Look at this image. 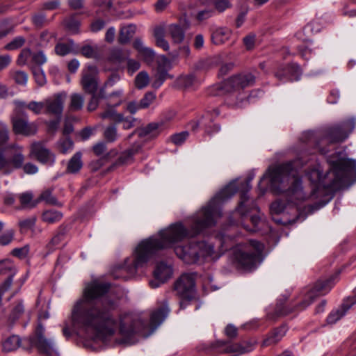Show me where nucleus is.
I'll return each instance as SVG.
<instances>
[{
	"label": "nucleus",
	"mask_w": 356,
	"mask_h": 356,
	"mask_svg": "<svg viewBox=\"0 0 356 356\" xmlns=\"http://www.w3.org/2000/svg\"><path fill=\"white\" fill-rule=\"evenodd\" d=\"M239 189L236 181H233L222 189L209 203L202 207L191 218L190 229L182 222L171 224L158 232L157 235L142 241L136 247L132 254L127 257L122 266L116 268L115 278L127 280L135 275L138 268L143 267L148 260L158 251L174 248L176 255L184 263L193 264L213 258V245L202 241L189 243L185 245L175 246L185 238L194 237L204 229L216 223V218L220 216L219 205L232 197Z\"/></svg>",
	"instance_id": "f257e3e1"
},
{
	"label": "nucleus",
	"mask_w": 356,
	"mask_h": 356,
	"mask_svg": "<svg viewBox=\"0 0 356 356\" xmlns=\"http://www.w3.org/2000/svg\"><path fill=\"white\" fill-rule=\"evenodd\" d=\"M330 171L323 176L319 165L307 171V176L314 184L311 194L307 195L302 187L298 168L303 165L300 159L270 168L261 181L269 178L270 186L277 193H283L289 204L298 206L303 202L318 197L321 190L334 191L343 188L356 177V162L348 159L343 152H337L327 158Z\"/></svg>",
	"instance_id": "f03ea898"
},
{
	"label": "nucleus",
	"mask_w": 356,
	"mask_h": 356,
	"mask_svg": "<svg viewBox=\"0 0 356 356\" xmlns=\"http://www.w3.org/2000/svg\"><path fill=\"white\" fill-rule=\"evenodd\" d=\"M110 286L97 280L88 284L72 310L73 325L90 334L92 340L112 335L117 328L113 312L118 307V301L105 296Z\"/></svg>",
	"instance_id": "7ed1b4c3"
},
{
	"label": "nucleus",
	"mask_w": 356,
	"mask_h": 356,
	"mask_svg": "<svg viewBox=\"0 0 356 356\" xmlns=\"http://www.w3.org/2000/svg\"><path fill=\"white\" fill-rule=\"evenodd\" d=\"M254 81L252 74H238L225 80L217 88L221 91L220 94L227 95L225 103L229 107L241 108L248 99L241 90L253 85Z\"/></svg>",
	"instance_id": "20e7f679"
},
{
	"label": "nucleus",
	"mask_w": 356,
	"mask_h": 356,
	"mask_svg": "<svg viewBox=\"0 0 356 356\" xmlns=\"http://www.w3.org/2000/svg\"><path fill=\"white\" fill-rule=\"evenodd\" d=\"M263 248L261 243L253 240L248 243L238 245L233 250L234 258L239 267L250 270L259 261Z\"/></svg>",
	"instance_id": "39448f33"
},
{
	"label": "nucleus",
	"mask_w": 356,
	"mask_h": 356,
	"mask_svg": "<svg viewBox=\"0 0 356 356\" xmlns=\"http://www.w3.org/2000/svg\"><path fill=\"white\" fill-rule=\"evenodd\" d=\"M354 119H348L341 124L328 128L316 142V148L321 154H326L328 149L325 147L327 144L343 142L355 129Z\"/></svg>",
	"instance_id": "423d86ee"
},
{
	"label": "nucleus",
	"mask_w": 356,
	"mask_h": 356,
	"mask_svg": "<svg viewBox=\"0 0 356 356\" xmlns=\"http://www.w3.org/2000/svg\"><path fill=\"white\" fill-rule=\"evenodd\" d=\"M44 326L39 323L34 336L30 337L31 345L37 348L39 353L43 356H58L54 343L44 337Z\"/></svg>",
	"instance_id": "0eeeda50"
},
{
	"label": "nucleus",
	"mask_w": 356,
	"mask_h": 356,
	"mask_svg": "<svg viewBox=\"0 0 356 356\" xmlns=\"http://www.w3.org/2000/svg\"><path fill=\"white\" fill-rule=\"evenodd\" d=\"M145 323L140 321L139 316L134 314H124L120 318V332L126 340L131 336L142 332Z\"/></svg>",
	"instance_id": "6e6552de"
},
{
	"label": "nucleus",
	"mask_w": 356,
	"mask_h": 356,
	"mask_svg": "<svg viewBox=\"0 0 356 356\" xmlns=\"http://www.w3.org/2000/svg\"><path fill=\"white\" fill-rule=\"evenodd\" d=\"M332 286V279L317 282L312 288L306 291L302 297V300L297 305L296 309H305L313 302L315 298L328 293Z\"/></svg>",
	"instance_id": "1a4fd4ad"
},
{
	"label": "nucleus",
	"mask_w": 356,
	"mask_h": 356,
	"mask_svg": "<svg viewBox=\"0 0 356 356\" xmlns=\"http://www.w3.org/2000/svg\"><path fill=\"white\" fill-rule=\"evenodd\" d=\"M196 273H183L175 282L174 289L177 296L186 300H191L195 292Z\"/></svg>",
	"instance_id": "9d476101"
},
{
	"label": "nucleus",
	"mask_w": 356,
	"mask_h": 356,
	"mask_svg": "<svg viewBox=\"0 0 356 356\" xmlns=\"http://www.w3.org/2000/svg\"><path fill=\"white\" fill-rule=\"evenodd\" d=\"M13 131L15 134L30 136L37 132V126L34 122H29L27 115L23 112L17 111L11 119Z\"/></svg>",
	"instance_id": "9b49d317"
},
{
	"label": "nucleus",
	"mask_w": 356,
	"mask_h": 356,
	"mask_svg": "<svg viewBox=\"0 0 356 356\" xmlns=\"http://www.w3.org/2000/svg\"><path fill=\"white\" fill-rule=\"evenodd\" d=\"M66 97L67 93L61 92L46 99L44 101V113L60 118L63 111V105Z\"/></svg>",
	"instance_id": "f8f14e48"
},
{
	"label": "nucleus",
	"mask_w": 356,
	"mask_h": 356,
	"mask_svg": "<svg viewBox=\"0 0 356 356\" xmlns=\"http://www.w3.org/2000/svg\"><path fill=\"white\" fill-rule=\"evenodd\" d=\"M97 69L94 65H88L82 72L81 84L84 91L89 94L95 93L97 89Z\"/></svg>",
	"instance_id": "ddd939ff"
},
{
	"label": "nucleus",
	"mask_w": 356,
	"mask_h": 356,
	"mask_svg": "<svg viewBox=\"0 0 356 356\" xmlns=\"http://www.w3.org/2000/svg\"><path fill=\"white\" fill-rule=\"evenodd\" d=\"M31 156L42 164L52 165L55 162V155L40 143L31 145Z\"/></svg>",
	"instance_id": "4468645a"
},
{
	"label": "nucleus",
	"mask_w": 356,
	"mask_h": 356,
	"mask_svg": "<svg viewBox=\"0 0 356 356\" xmlns=\"http://www.w3.org/2000/svg\"><path fill=\"white\" fill-rule=\"evenodd\" d=\"M224 346H226V348L222 351L223 353H238L239 354H243L252 351L254 349V343L248 341L242 343L227 344V342L225 341H217L213 345V348H218Z\"/></svg>",
	"instance_id": "2eb2a0df"
},
{
	"label": "nucleus",
	"mask_w": 356,
	"mask_h": 356,
	"mask_svg": "<svg viewBox=\"0 0 356 356\" xmlns=\"http://www.w3.org/2000/svg\"><path fill=\"white\" fill-rule=\"evenodd\" d=\"M133 46L138 51V56L141 58L145 63L147 65H151L154 62L156 56L154 51L152 48L146 47L140 39H135Z\"/></svg>",
	"instance_id": "dca6fc26"
},
{
	"label": "nucleus",
	"mask_w": 356,
	"mask_h": 356,
	"mask_svg": "<svg viewBox=\"0 0 356 356\" xmlns=\"http://www.w3.org/2000/svg\"><path fill=\"white\" fill-rule=\"evenodd\" d=\"M170 309L167 304L153 311L150 316V325L153 329L159 326L168 315Z\"/></svg>",
	"instance_id": "f3484780"
},
{
	"label": "nucleus",
	"mask_w": 356,
	"mask_h": 356,
	"mask_svg": "<svg viewBox=\"0 0 356 356\" xmlns=\"http://www.w3.org/2000/svg\"><path fill=\"white\" fill-rule=\"evenodd\" d=\"M286 332V328L284 325L275 329L263 341V346H269L276 344L279 342Z\"/></svg>",
	"instance_id": "a211bd4d"
},
{
	"label": "nucleus",
	"mask_w": 356,
	"mask_h": 356,
	"mask_svg": "<svg viewBox=\"0 0 356 356\" xmlns=\"http://www.w3.org/2000/svg\"><path fill=\"white\" fill-rule=\"evenodd\" d=\"M141 149L140 144H134L130 148L121 153L117 163L120 165H127L133 162L134 156Z\"/></svg>",
	"instance_id": "6ab92c4d"
},
{
	"label": "nucleus",
	"mask_w": 356,
	"mask_h": 356,
	"mask_svg": "<svg viewBox=\"0 0 356 356\" xmlns=\"http://www.w3.org/2000/svg\"><path fill=\"white\" fill-rule=\"evenodd\" d=\"M167 32L175 43H181L184 40L185 30L180 24H170L167 28Z\"/></svg>",
	"instance_id": "aec40b11"
},
{
	"label": "nucleus",
	"mask_w": 356,
	"mask_h": 356,
	"mask_svg": "<svg viewBox=\"0 0 356 356\" xmlns=\"http://www.w3.org/2000/svg\"><path fill=\"white\" fill-rule=\"evenodd\" d=\"M172 273L170 266L165 263L159 264L154 271V278L159 280L161 282H165L168 280Z\"/></svg>",
	"instance_id": "412c9836"
},
{
	"label": "nucleus",
	"mask_w": 356,
	"mask_h": 356,
	"mask_svg": "<svg viewBox=\"0 0 356 356\" xmlns=\"http://www.w3.org/2000/svg\"><path fill=\"white\" fill-rule=\"evenodd\" d=\"M21 343V339L17 335H11L7 338L2 339L1 345L2 351L8 353L17 350Z\"/></svg>",
	"instance_id": "4be33fe9"
},
{
	"label": "nucleus",
	"mask_w": 356,
	"mask_h": 356,
	"mask_svg": "<svg viewBox=\"0 0 356 356\" xmlns=\"http://www.w3.org/2000/svg\"><path fill=\"white\" fill-rule=\"evenodd\" d=\"M232 35L230 29L227 28H218L211 35V40L215 44H222L227 41Z\"/></svg>",
	"instance_id": "5701e85b"
},
{
	"label": "nucleus",
	"mask_w": 356,
	"mask_h": 356,
	"mask_svg": "<svg viewBox=\"0 0 356 356\" xmlns=\"http://www.w3.org/2000/svg\"><path fill=\"white\" fill-rule=\"evenodd\" d=\"M82 154L80 152L75 153L73 156L69 160L66 172L70 174L77 173L83 166L81 160Z\"/></svg>",
	"instance_id": "b1692460"
},
{
	"label": "nucleus",
	"mask_w": 356,
	"mask_h": 356,
	"mask_svg": "<svg viewBox=\"0 0 356 356\" xmlns=\"http://www.w3.org/2000/svg\"><path fill=\"white\" fill-rule=\"evenodd\" d=\"M294 309L285 306V303L280 302H277L275 312L273 313L268 312L266 318L270 321H275L277 318L287 315L292 312Z\"/></svg>",
	"instance_id": "393cba45"
},
{
	"label": "nucleus",
	"mask_w": 356,
	"mask_h": 356,
	"mask_svg": "<svg viewBox=\"0 0 356 356\" xmlns=\"http://www.w3.org/2000/svg\"><path fill=\"white\" fill-rule=\"evenodd\" d=\"M84 97L79 93H72L70 96L68 108L72 112L79 111L83 108Z\"/></svg>",
	"instance_id": "a878e982"
},
{
	"label": "nucleus",
	"mask_w": 356,
	"mask_h": 356,
	"mask_svg": "<svg viewBox=\"0 0 356 356\" xmlns=\"http://www.w3.org/2000/svg\"><path fill=\"white\" fill-rule=\"evenodd\" d=\"M113 106V104L109 106L105 111L100 114V117L103 119H109L113 121L115 124L121 123L124 120V115L118 113Z\"/></svg>",
	"instance_id": "bb28decb"
},
{
	"label": "nucleus",
	"mask_w": 356,
	"mask_h": 356,
	"mask_svg": "<svg viewBox=\"0 0 356 356\" xmlns=\"http://www.w3.org/2000/svg\"><path fill=\"white\" fill-rule=\"evenodd\" d=\"M136 32V26L130 24L121 28L118 42L120 44H127L130 39L134 36Z\"/></svg>",
	"instance_id": "cd10ccee"
},
{
	"label": "nucleus",
	"mask_w": 356,
	"mask_h": 356,
	"mask_svg": "<svg viewBox=\"0 0 356 356\" xmlns=\"http://www.w3.org/2000/svg\"><path fill=\"white\" fill-rule=\"evenodd\" d=\"M172 76L166 72V70H158L156 69L155 72L153 75V81L152 83V86L155 88L158 89L161 86L163 83V82L167 79H172Z\"/></svg>",
	"instance_id": "c85d7f7f"
},
{
	"label": "nucleus",
	"mask_w": 356,
	"mask_h": 356,
	"mask_svg": "<svg viewBox=\"0 0 356 356\" xmlns=\"http://www.w3.org/2000/svg\"><path fill=\"white\" fill-rule=\"evenodd\" d=\"M62 218L63 213L54 209L46 210L42 214V220L49 224L59 222Z\"/></svg>",
	"instance_id": "c756f323"
},
{
	"label": "nucleus",
	"mask_w": 356,
	"mask_h": 356,
	"mask_svg": "<svg viewBox=\"0 0 356 356\" xmlns=\"http://www.w3.org/2000/svg\"><path fill=\"white\" fill-rule=\"evenodd\" d=\"M19 201L22 207L24 209H32L34 208L38 203L39 200H33V195L30 193H22L19 196Z\"/></svg>",
	"instance_id": "7c9ffc66"
},
{
	"label": "nucleus",
	"mask_w": 356,
	"mask_h": 356,
	"mask_svg": "<svg viewBox=\"0 0 356 356\" xmlns=\"http://www.w3.org/2000/svg\"><path fill=\"white\" fill-rule=\"evenodd\" d=\"M161 124L159 123H150L147 124L146 127H143L140 130L138 131V135L140 136H145L150 135L152 136H155L159 134L158 130L162 129Z\"/></svg>",
	"instance_id": "2f4dec72"
},
{
	"label": "nucleus",
	"mask_w": 356,
	"mask_h": 356,
	"mask_svg": "<svg viewBox=\"0 0 356 356\" xmlns=\"http://www.w3.org/2000/svg\"><path fill=\"white\" fill-rule=\"evenodd\" d=\"M47 60V58L43 51H39L37 52H32L31 60L29 62V67H40L44 64Z\"/></svg>",
	"instance_id": "473e14b6"
},
{
	"label": "nucleus",
	"mask_w": 356,
	"mask_h": 356,
	"mask_svg": "<svg viewBox=\"0 0 356 356\" xmlns=\"http://www.w3.org/2000/svg\"><path fill=\"white\" fill-rule=\"evenodd\" d=\"M300 72V68L299 66L296 64H291L284 69H283V72L278 71L276 72L275 76L280 79L282 80L285 79L286 77H289L290 79H292L291 76L292 75V73H296L297 74H299Z\"/></svg>",
	"instance_id": "72a5a7b5"
},
{
	"label": "nucleus",
	"mask_w": 356,
	"mask_h": 356,
	"mask_svg": "<svg viewBox=\"0 0 356 356\" xmlns=\"http://www.w3.org/2000/svg\"><path fill=\"white\" fill-rule=\"evenodd\" d=\"M149 76L145 71L140 72L135 78V86L138 89H143L149 83Z\"/></svg>",
	"instance_id": "f704fd0d"
},
{
	"label": "nucleus",
	"mask_w": 356,
	"mask_h": 356,
	"mask_svg": "<svg viewBox=\"0 0 356 356\" xmlns=\"http://www.w3.org/2000/svg\"><path fill=\"white\" fill-rule=\"evenodd\" d=\"M106 140L108 143H113L118 138V128L115 124L107 126L103 133Z\"/></svg>",
	"instance_id": "c9c22d12"
},
{
	"label": "nucleus",
	"mask_w": 356,
	"mask_h": 356,
	"mask_svg": "<svg viewBox=\"0 0 356 356\" xmlns=\"http://www.w3.org/2000/svg\"><path fill=\"white\" fill-rule=\"evenodd\" d=\"M73 47L74 42L72 40H70L67 43H58L55 47V52L58 56H64L72 51Z\"/></svg>",
	"instance_id": "e433bc0d"
},
{
	"label": "nucleus",
	"mask_w": 356,
	"mask_h": 356,
	"mask_svg": "<svg viewBox=\"0 0 356 356\" xmlns=\"http://www.w3.org/2000/svg\"><path fill=\"white\" fill-rule=\"evenodd\" d=\"M38 200H39V202L40 201H44L47 204H49L56 205L58 207L62 206V204L59 203L57 199L54 195H52L51 191L49 189L43 191L38 198Z\"/></svg>",
	"instance_id": "4c0bfd02"
},
{
	"label": "nucleus",
	"mask_w": 356,
	"mask_h": 356,
	"mask_svg": "<svg viewBox=\"0 0 356 356\" xmlns=\"http://www.w3.org/2000/svg\"><path fill=\"white\" fill-rule=\"evenodd\" d=\"M64 24L67 30L72 33L79 32L80 22L74 15L70 16L64 20Z\"/></svg>",
	"instance_id": "58836bf2"
},
{
	"label": "nucleus",
	"mask_w": 356,
	"mask_h": 356,
	"mask_svg": "<svg viewBox=\"0 0 356 356\" xmlns=\"http://www.w3.org/2000/svg\"><path fill=\"white\" fill-rule=\"evenodd\" d=\"M196 81V78L193 74L181 76L177 79L179 86L184 88H190L193 87Z\"/></svg>",
	"instance_id": "ea45409f"
},
{
	"label": "nucleus",
	"mask_w": 356,
	"mask_h": 356,
	"mask_svg": "<svg viewBox=\"0 0 356 356\" xmlns=\"http://www.w3.org/2000/svg\"><path fill=\"white\" fill-rule=\"evenodd\" d=\"M31 70L37 84L40 86H44L47 82V79L42 68L40 67H32Z\"/></svg>",
	"instance_id": "a19ab883"
},
{
	"label": "nucleus",
	"mask_w": 356,
	"mask_h": 356,
	"mask_svg": "<svg viewBox=\"0 0 356 356\" xmlns=\"http://www.w3.org/2000/svg\"><path fill=\"white\" fill-rule=\"evenodd\" d=\"M81 54L88 58H94L97 56L98 47L85 44L81 48Z\"/></svg>",
	"instance_id": "79ce46f5"
},
{
	"label": "nucleus",
	"mask_w": 356,
	"mask_h": 356,
	"mask_svg": "<svg viewBox=\"0 0 356 356\" xmlns=\"http://www.w3.org/2000/svg\"><path fill=\"white\" fill-rule=\"evenodd\" d=\"M200 1L203 4L214 3L215 8L219 12H223L230 6L229 2L227 0H200Z\"/></svg>",
	"instance_id": "37998d69"
},
{
	"label": "nucleus",
	"mask_w": 356,
	"mask_h": 356,
	"mask_svg": "<svg viewBox=\"0 0 356 356\" xmlns=\"http://www.w3.org/2000/svg\"><path fill=\"white\" fill-rule=\"evenodd\" d=\"M21 106L22 108H26L29 109L36 115L40 114L43 110V108H44V102H38L33 101L29 103L28 104H26L25 103H22Z\"/></svg>",
	"instance_id": "c03bdc74"
},
{
	"label": "nucleus",
	"mask_w": 356,
	"mask_h": 356,
	"mask_svg": "<svg viewBox=\"0 0 356 356\" xmlns=\"http://www.w3.org/2000/svg\"><path fill=\"white\" fill-rule=\"evenodd\" d=\"M123 90L118 89L115 91H113L109 95V99H111V104H113V106H118L123 102Z\"/></svg>",
	"instance_id": "a18cd8bd"
},
{
	"label": "nucleus",
	"mask_w": 356,
	"mask_h": 356,
	"mask_svg": "<svg viewBox=\"0 0 356 356\" xmlns=\"http://www.w3.org/2000/svg\"><path fill=\"white\" fill-rule=\"evenodd\" d=\"M32 52L29 49H24L22 50L20 54L18 56L17 63L19 65H29V62L31 60Z\"/></svg>",
	"instance_id": "49530a36"
},
{
	"label": "nucleus",
	"mask_w": 356,
	"mask_h": 356,
	"mask_svg": "<svg viewBox=\"0 0 356 356\" xmlns=\"http://www.w3.org/2000/svg\"><path fill=\"white\" fill-rule=\"evenodd\" d=\"M92 95V96L88 104V110L89 111H95L97 108L99 104V98L105 97V92H104L103 88L100 90L98 95H96L95 93Z\"/></svg>",
	"instance_id": "de8ad7c7"
},
{
	"label": "nucleus",
	"mask_w": 356,
	"mask_h": 356,
	"mask_svg": "<svg viewBox=\"0 0 356 356\" xmlns=\"http://www.w3.org/2000/svg\"><path fill=\"white\" fill-rule=\"evenodd\" d=\"M249 202V197L245 193H243L241 195V201L237 208V211L242 216H245L248 211L246 207Z\"/></svg>",
	"instance_id": "09e8293b"
},
{
	"label": "nucleus",
	"mask_w": 356,
	"mask_h": 356,
	"mask_svg": "<svg viewBox=\"0 0 356 356\" xmlns=\"http://www.w3.org/2000/svg\"><path fill=\"white\" fill-rule=\"evenodd\" d=\"M156 95L152 92L145 94L144 97L139 102V107L142 108H147L155 99Z\"/></svg>",
	"instance_id": "8fccbe9b"
},
{
	"label": "nucleus",
	"mask_w": 356,
	"mask_h": 356,
	"mask_svg": "<svg viewBox=\"0 0 356 356\" xmlns=\"http://www.w3.org/2000/svg\"><path fill=\"white\" fill-rule=\"evenodd\" d=\"M35 217H31L26 219L19 220L18 225L19 226L20 231L22 232L33 228L35 224Z\"/></svg>",
	"instance_id": "3c124183"
},
{
	"label": "nucleus",
	"mask_w": 356,
	"mask_h": 356,
	"mask_svg": "<svg viewBox=\"0 0 356 356\" xmlns=\"http://www.w3.org/2000/svg\"><path fill=\"white\" fill-rule=\"evenodd\" d=\"M24 308L22 302H18L13 309L10 315V319L12 321L17 320L24 313Z\"/></svg>",
	"instance_id": "603ef678"
},
{
	"label": "nucleus",
	"mask_w": 356,
	"mask_h": 356,
	"mask_svg": "<svg viewBox=\"0 0 356 356\" xmlns=\"http://www.w3.org/2000/svg\"><path fill=\"white\" fill-rule=\"evenodd\" d=\"M171 68L170 60L165 56H161L158 58L157 66L156 69L164 70L168 72Z\"/></svg>",
	"instance_id": "864d4df0"
},
{
	"label": "nucleus",
	"mask_w": 356,
	"mask_h": 356,
	"mask_svg": "<svg viewBox=\"0 0 356 356\" xmlns=\"http://www.w3.org/2000/svg\"><path fill=\"white\" fill-rule=\"evenodd\" d=\"M9 139V130L7 125L0 121V145H4Z\"/></svg>",
	"instance_id": "5fc2aeb1"
},
{
	"label": "nucleus",
	"mask_w": 356,
	"mask_h": 356,
	"mask_svg": "<svg viewBox=\"0 0 356 356\" xmlns=\"http://www.w3.org/2000/svg\"><path fill=\"white\" fill-rule=\"evenodd\" d=\"M58 146L60 152L65 154L72 149L73 142L70 138H65L59 141Z\"/></svg>",
	"instance_id": "6e6d98bb"
},
{
	"label": "nucleus",
	"mask_w": 356,
	"mask_h": 356,
	"mask_svg": "<svg viewBox=\"0 0 356 356\" xmlns=\"http://www.w3.org/2000/svg\"><path fill=\"white\" fill-rule=\"evenodd\" d=\"M25 42L23 37H17L5 46V49L14 50L21 47Z\"/></svg>",
	"instance_id": "4d7b16f0"
},
{
	"label": "nucleus",
	"mask_w": 356,
	"mask_h": 356,
	"mask_svg": "<svg viewBox=\"0 0 356 356\" xmlns=\"http://www.w3.org/2000/svg\"><path fill=\"white\" fill-rule=\"evenodd\" d=\"M286 204L282 200H277L270 205V211L272 213L279 214L284 211Z\"/></svg>",
	"instance_id": "13d9d810"
},
{
	"label": "nucleus",
	"mask_w": 356,
	"mask_h": 356,
	"mask_svg": "<svg viewBox=\"0 0 356 356\" xmlns=\"http://www.w3.org/2000/svg\"><path fill=\"white\" fill-rule=\"evenodd\" d=\"M188 136V132L183 131L179 134H174L171 136V141L176 145H181L186 140Z\"/></svg>",
	"instance_id": "bf43d9fd"
},
{
	"label": "nucleus",
	"mask_w": 356,
	"mask_h": 356,
	"mask_svg": "<svg viewBox=\"0 0 356 356\" xmlns=\"http://www.w3.org/2000/svg\"><path fill=\"white\" fill-rule=\"evenodd\" d=\"M15 232L13 229L7 230L0 236V243L2 245H8L14 238Z\"/></svg>",
	"instance_id": "052dcab7"
},
{
	"label": "nucleus",
	"mask_w": 356,
	"mask_h": 356,
	"mask_svg": "<svg viewBox=\"0 0 356 356\" xmlns=\"http://www.w3.org/2000/svg\"><path fill=\"white\" fill-rule=\"evenodd\" d=\"M13 79L17 84L26 85L28 81V75L23 71H17L14 73Z\"/></svg>",
	"instance_id": "680f3d73"
},
{
	"label": "nucleus",
	"mask_w": 356,
	"mask_h": 356,
	"mask_svg": "<svg viewBox=\"0 0 356 356\" xmlns=\"http://www.w3.org/2000/svg\"><path fill=\"white\" fill-rule=\"evenodd\" d=\"M32 21L33 24L38 27H41L49 22V20L47 19L45 15L42 13L33 15Z\"/></svg>",
	"instance_id": "e2e57ef3"
},
{
	"label": "nucleus",
	"mask_w": 356,
	"mask_h": 356,
	"mask_svg": "<svg viewBox=\"0 0 356 356\" xmlns=\"http://www.w3.org/2000/svg\"><path fill=\"white\" fill-rule=\"evenodd\" d=\"M199 124L205 126V133L211 136L216 133H218L220 130V126L218 124H213L212 126H207L203 121V119L199 120Z\"/></svg>",
	"instance_id": "0e129e2a"
},
{
	"label": "nucleus",
	"mask_w": 356,
	"mask_h": 356,
	"mask_svg": "<svg viewBox=\"0 0 356 356\" xmlns=\"http://www.w3.org/2000/svg\"><path fill=\"white\" fill-rule=\"evenodd\" d=\"M24 157L21 152L16 153L11 159L10 162L15 168H20L23 165Z\"/></svg>",
	"instance_id": "69168bd1"
},
{
	"label": "nucleus",
	"mask_w": 356,
	"mask_h": 356,
	"mask_svg": "<svg viewBox=\"0 0 356 356\" xmlns=\"http://www.w3.org/2000/svg\"><path fill=\"white\" fill-rule=\"evenodd\" d=\"M29 252V248L27 245H25L20 248H15L12 251V254L15 257H19L20 259L24 258L27 256Z\"/></svg>",
	"instance_id": "338daca9"
},
{
	"label": "nucleus",
	"mask_w": 356,
	"mask_h": 356,
	"mask_svg": "<svg viewBox=\"0 0 356 356\" xmlns=\"http://www.w3.org/2000/svg\"><path fill=\"white\" fill-rule=\"evenodd\" d=\"M225 334L231 339H234L238 335V329L234 325L229 324L225 329Z\"/></svg>",
	"instance_id": "774afa93"
}]
</instances>
